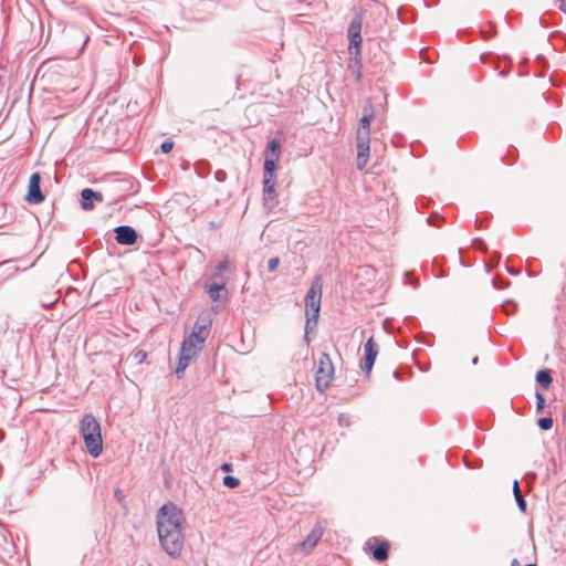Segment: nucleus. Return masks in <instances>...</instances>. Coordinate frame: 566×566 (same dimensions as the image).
Here are the masks:
<instances>
[{
	"mask_svg": "<svg viewBox=\"0 0 566 566\" xmlns=\"http://www.w3.org/2000/svg\"><path fill=\"white\" fill-rule=\"evenodd\" d=\"M184 512L172 502H167L157 512L156 526L163 549L172 558L181 555L185 546Z\"/></svg>",
	"mask_w": 566,
	"mask_h": 566,
	"instance_id": "1",
	"label": "nucleus"
},
{
	"mask_svg": "<svg viewBox=\"0 0 566 566\" xmlns=\"http://www.w3.org/2000/svg\"><path fill=\"white\" fill-rule=\"evenodd\" d=\"M80 433L84 440L87 452L97 458L103 451L101 424L95 416L85 413L80 421Z\"/></svg>",
	"mask_w": 566,
	"mask_h": 566,
	"instance_id": "2",
	"label": "nucleus"
},
{
	"mask_svg": "<svg viewBox=\"0 0 566 566\" xmlns=\"http://www.w3.org/2000/svg\"><path fill=\"white\" fill-rule=\"evenodd\" d=\"M322 290H323V280L321 275L314 277L310 290L305 296V315H306V326L310 325L311 322L314 324L317 323V318L321 310V301H322Z\"/></svg>",
	"mask_w": 566,
	"mask_h": 566,
	"instance_id": "3",
	"label": "nucleus"
},
{
	"mask_svg": "<svg viewBox=\"0 0 566 566\" xmlns=\"http://www.w3.org/2000/svg\"><path fill=\"white\" fill-rule=\"evenodd\" d=\"M334 366L328 354L322 353L318 359V368L315 375L316 388L321 392L328 388L333 380Z\"/></svg>",
	"mask_w": 566,
	"mask_h": 566,
	"instance_id": "4",
	"label": "nucleus"
},
{
	"mask_svg": "<svg viewBox=\"0 0 566 566\" xmlns=\"http://www.w3.org/2000/svg\"><path fill=\"white\" fill-rule=\"evenodd\" d=\"M326 524V520H318L306 538L298 544V549L305 554L311 553L321 541L325 532Z\"/></svg>",
	"mask_w": 566,
	"mask_h": 566,
	"instance_id": "5",
	"label": "nucleus"
},
{
	"mask_svg": "<svg viewBox=\"0 0 566 566\" xmlns=\"http://www.w3.org/2000/svg\"><path fill=\"white\" fill-rule=\"evenodd\" d=\"M356 148H357V169L364 170L370 153V136H367L366 132L359 136H356Z\"/></svg>",
	"mask_w": 566,
	"mask_h": 566,
	"instance_id": "6",
	"label": "nucleus"
},
{
	"mask_svg": "<svg viewBox=\"0 0 566 566\" xmlns=\"http://www.w3.org/2000/svg\"><path fill=\"white\" fill-rule=\"evenodd\" d=\"M25 200L31 205H39L44 201V195L41 190V175L33 172L29 179L28 193Z\"/></svg>",
	"mask_w": 566,
	"mask_h": 566,
	"instance_id": "7",
	"label": "nucleus"
},
{
	"mask_svg": "<svg viewBox=\"0 0 566 566\" xmlns=\"http://www.w3.org/2000/svg\"><path fill=\"white\" fill-rule=\"evenodd\" d=\"M364 354H365V357H364V360H363L360 367L365 371V374L368 375L373 369V366L375 364V360H376V357L378 354V345L374 340L373 337H369L367 339V342L365 343Z\"/></svg>",
	"mask_w": 566,
	"mask_h": 566,
	"instance_id": "8",
	"label": "nucleus"
},
{
	"mask_svg": "<svg viewBox=\"0 0 566 566\" xmlns=\"http://www.w3.org/2000/svg\"><path fill=\"white\" fill-rule=\"evenodd\" d=\"M114 231L117 243L123 245H133L138 239L136 230L130 226H118Z\"/></svg>",
	"mask_w": 566,
	"mask_h": 566,
	"instance_id": "9",
	"label": "nucleus"
},
{
	"mask_svg": "<svg viewBox=\"0 0 566 566\" xmlns=\"http://www.w3.org/2000/svg\"><path fill=\"white\" fill-rule=\"evenodd\" d=\"M360 30H361L360 18L353 19V21L350 22L349 28H348L349 50L355 48L356 54L359 53V46L361 43Z\"/></svg>",
	"mask_w": 566,
	"mask_h": 566,
	"instance_id": "10",
	"label": "nucleus"
},
{
	"mask_svg": "<svg viewBox=\"0 0 566 566\" xmlns=\"http://www.w3.org/2000/svg\"><path fill=\"white\" fill-rule=\"evenodd\" d=\"M363 112L364 114L359 120L357 135L360 136L363 132H366L367 136H370V123L374 118V106L370 99L364 106Z\"/></svg>",
	"mask_w": 566,
	"mask_h": 566,
	"instance_id": "11",
	"label": "nucleus"
},
{
	"mask_svg": "<svg viewBox=\"0 0 566 566\" xmlns=\"http://www.w3.org/2000/svg\"><path fill=\"white\" fill-rule=\"evenodd\" d=\"M81 207L83 210H92L94 208V201L102 202V192L94 191L91 188H85L81 191Z\"/></svg>",
	"mask_w": 566,
	"mask_h": 566,
	"instance_id": "12",
	"label": "nucleus"
},
{
	"mask_svg": "<svg viewBox=\"0 0 566 566\" xmlns=\"http://www.w3.org/2000/svg\"><path fill=\"white\" fill-rule=\"evenodd\" d=\"M209 324L210 323L206 322L200 323V319H198L193 326L192 333L189 336L193 337L198 344H203L209 335Z\"/></svg>",
	"mask_w": 566,
	"mask_h": 566,
	"instance_id": "13",
	"label": "nucleus"
},
{
	"mask_svg": "<svg viewBox=\"0 0 566 566\" xmlns=\"http://www.w3.org/2000/svg\"><path fill=\"white\" fill-rule=\"evenodd\" d=\"M275 178L263 177V200L265 203L276 199Z\"/></svg>",
	"mask_w": 566,
	"mask_h": 566,
	"instance_id": "14",
	"label": "nucleus"
},
{
	"mask_svg": "<svg viewBox=\"0 0 566 566\" xmlns=\"http://www.w3.org/2000/svg\"><path fill=\"white\" fill-rule=\"evenodd\" d=\"M226 280L213 281L212 283L206 284V292L209 294L212 301H218L220 298V291L226 289Z\"/></svg>",
	"mask_w": 566,
	"mask_h": 566,
	"instance_id": "15",
	"label": "nucleus"
},
{
	"mask_svg": "<svg viewBox=\"0 0 566 566\" xmlns=\"http://www.w3.org/2000/svg\"><path fill=\"white\" fill-rule=\"evenodd\" d=\"M279 161V158L276 155L273 157H265L264 165H263V177L269 178H275V170H276V164Z\"/></svg>",
	"mask_w": 566,
	"mask_h": 566,
	"instance_id": "16",
	"label": "nucleus"
},
{
	"mask_svg": "<svg viewBox=\"0 0 566 566\" xmlns=\"http://www.w3.org/2000/svg\"><path fill=\"white\" fill-rule=\"evenodd\" d=\"M389 543L381 542L380 544L373 547V556L378 562H384L388 558L389 554Z\"/></svg>",
	"mask_w": 566,
	"mask_h": 566,
	"instance_id": "17",
	"label": "nucleus"
},
{
	"mask_svg": "<svg viewBox=\"0 0 566 566\" xmlns=\"http://www.w3.org/2000/svg\"><path fill=\"white\" fill-rule=\"evenodd\" d=\"M513 493H514V497H515V501H516V504L518 506V509L521 510V512L525 513L526 512V507H527V503H526V500L524 497V495L522 494V491H521V488H520V483L517 480H515L513 482Z\"/></svg>",
	"mask_w": 566,
	"mask_h": 566,
	"instance_id": "18",
	"label": "nucleus"
},
{
	"mask_svg": "<svg viewBox=\"0 0 566 566\" xmlns=\"http://www.w3.org/2000/svg\"><path fill=\"white\" fill-rule=\"evenodd\" d=\"M536 381L543 389H548L552 385L553 377L549 369H542L536 374Z\"/></svg>",
	"mask_w": 566,
	"mask_h": 566,
	"instance_id": "19",
	"label": "nucleus"
},
{
	"mask_svg": "<svg viewBox=\"0 0 566 566\" xmlns=\"http://www.w3.org/2000/svg\"><path fill=\"white\" fill-rule=\"evenodd\" d=\"M229 269V265H228V262L227 261H221L217 264L212 275H211V280L212 281H220V280H224L223 279V272L227 271Z\"/></svg>",
	"mask_w": 566,
	"mask_h": 566,
	"instance_id": "20",
	"label": "nucleus"
},
{
	"mask_svg": "<svg viewBox=\"0 0 566 566\" xmlns=\"http://www.w3.org/2000/svg\"><path fill=\"white\" fill-rule=\"evenodd\" d=\"M266 150H268V155L266 156L274 158V155H276L277 158L280 159L281 145H280V142L277 139H271L268 143Z\"/></svg>",
	"mask_w": 566,
	"mask_h": 566,
	"instance_id": "21",
	"label": "nucleus"
},
{
	"mask_svg": "<svg viewBox=\"0 0 566 566\" xmlns=\"http://www.w3.org/2000/svg\"><path fill=\"white\" fill-rule=\"evenodd\" d=\"M191 360L192 359H190L188 357L179 355L178 365H177V368H176V371H175L176 376L178 378H181L184 376V373H185L186 368L189 366Z\"/></svg>",
	"mask_w": 566,
	"mask_h": 566,
	"instance_id": "22",
	"label": "nucleus"
},
{
	"mask_svg": "<svg viewBox=\"0 0 566 566\" xmlns=\"http://www.w3.org/2000/svg\"><path fill=\"white\" fill-rule=\"evenodd\" d=\"M181 345H185L186 347H188L190 349H196L197 353H199L202 349V346H203V344H201V343L198 344L196 342V339L193 337H190V336L185 338Z\"/></svg>",
	"mask_w": 566,
	"mask_h": 566,
	"instance_id": "23",
	"label": "nucleus"
},
{
	"mask_svg": "<svg viewBox=\"0 0 566 566\" xmlns=\"http://www.w3.org/2000/svg\"><path fill=\"white\" fill-rule=\"evenodd\" d=\"M130 357L133 358V360L136 363V364H142L145 361L146 357H147V353L143 349H135L132 354H130Z\"/></svg>",
	"mask_w": 566,
	"mask_h": 566,
	"instance_id": "24",
	"label": "nucleus"
},
{
	"mask_svg": "<svg viewBox=\"0 0 566 566\" xmlns=\"http://www.w3.org/2000/svg\"><path fill=\"white\" fill-rule=\"evenodd\" d=\"M537 424L542 430L547 431L553 427V419L551 417L539 418Z\"/></svg>",
	"mask_w": 566,
	"mask_h": 566,
	"instance_id": "25",
	"label": "nucleus"
},
{
	"mask_svg": "<svg viewBox=\"0 0 566 566\" xmlns=\"http://www.w3.org/2000/svg\"><path fill=\"white\" fill-rule=\"evenodd\" d=\"M223 484L230 489L237 488L240 484L239 479L232 475H226L223 478Z\"/></svg>",
	"mask_w": 566,
	"mask_h": 566,
	"instance_id": "26",
	"label": "nucleus"
},
{
	"mask_svg": "<svg viewBox=\"0 0 566 566\" xmlns=\"http://www.w3.org/2000/svg\"><path fill=\"white\" fill-rule=\"evenodd\" d=\"M180 355L193 359L198 355V353L196 352V349H190L185 345H181Z\"/></svg>",
	"mask_w": 566,
	"mask_h": 566,
	"instance_id": "27",
	"label": "nucleus"
},
{
	"mask_svg": "<svg viewBox=\"0 0 566 566\" xmlns=\"http://www.w3.org/2000/svg\"><path fill=\"white\" fill-rule=\"evenodd\" d=\"M535 397H536V410L541 411V410H543V408L545 406V397L539 391H536Z\"/></svg>",
	"mask_w": 566,
	"mask_h": 566,
	"instance_id": "28",
	"label": "nucleus"
},
{
	"mask_svg": "<svg viewBox=\"0 0 566 566\" xmlns=\"http://www.w3.org/2000/svg\"><path fill=\"white\" fill-rule=\"evenodd\" d=\"M114 497L122 506L125 505V495L122 489L117 488L114 490Z\"/></svg>",
	"mask_w": 566,
	"mask_h": 566,
	"instance_id": "29",
	"label": "nucleus"
},
{
	"mask_svg": "<svg viewBox=\"0 0 566 566\" xmlns=\"http://www.w3.org/2000/svg\"><path fill=\"white\" fill-rule=\"evenodd\" d=\"M279 264H280V259L277 256L271 258L268 261V270L270 272H273L277 269Z\"/></svg>",
	"mask_w": 566,
	"mask_h": 566,
	"instance_id": "30",
	"label": "nucleus"
},
{
	"mask_svg": "<svg viewBox=\"0 0 566 566\" xmlns=\"http://www.w3.org/2000/svg\"><path fill=\"white\" fill-rule=\"evenodd\" d=\"M174 147V143L171 140H165L160 145V149L164 154L169 153Z\"/></svg>",
	"mask_w": 566,
	"mask_h": 566,
	"instance_id": "31",
	"label": "nucleus"
},
{
	"mask_svg": "<svg viewBox=\"0 0 566 566\" xmlns=\"http://www.w3.org/2000/svg\"><path fill=\"white\" fill-rule=\"evenodd\" d=\"M227 177H228V175H227V172H226L224 170L219 169V170H217V171L214 172V179H216L218 182H223V181H226V180H227Z\"/></svg>",
	"mask_w": 566,
	"mask_h": 566,
	"instance_id": "32",
	"label": "nucleus"
},
{
	"mask_svg": "<svg viewBox=\"0 0 566 566\" xmlns=\"http://www.w3.org/2000/svg\"><path fill=\"white\" fill-rule=\"evenodd\" d=\"M502 310L507 314L511 315L515 310V304L513 302H505L502 305Z\"/></svg>",
	"mask_w": 566,
	"mask_h": 566,
	"instance_id": "33",
	"label": "nucleus"
},
{
	"mask_svg": "<svg viewBox=\"0 0 566 566\" xmlns=\"http://www.w3.org/2000/svg\"><path fill=\"white\" fill-rule=\"evenodd\" d=\"M473 245H474V248H476L483 252H486V250H488L485 243L481 239H475L473 241Z\"/></svg>",
	"mask_w": 566,
	"mask_h": 566,
	"instance_id": "34",
	"label": "nucleus"
},
{
	"mask_svg": "<svg viewBox=\"0 0 566 566\" xmlns=\"http://www.w3.org/2000/svg\"><path fill=\"white\" fill-rule=\"evenodd\" d=\"M492 283H493V286H494L495 289H504V287L507 285V284H506V283H504L502 280H496V279H494V280L492 281Z\"/></svg>",
	"mask_w": 566,
	"mask_h": 566,
	"instance_id": "35",
	"label": "nucleus"
},
{
	"mask_svg": "<svg viewBox=\"0 0 566 566\" xmlns=\"http://www.w3.org/2000/svg\"><path fill=\"white\" fill-rule=\"evenodd\" d=\"M436 219L442 220V218L439 216H430L428 219V222L432 226H438V223L436 222Z\"/></svg>",
	"mask_w": 566,
	"mask_h": 566,
	"instance_id": "36",
	"label": "nucleus"
},
{
	"mask_svg": "<svg viewBox=\"0 0 566 566\" xmlns=\"http://www.w3.org/2000/svg\"><path fill=\"white\" fill-rule=\"evenodd\" d=\"M231 465L228 463L222 464L221 469L226 472L230 471Z\"/></svg>",
	"mask_w": 566,
	"mask_h": 566,
	"instance_id": "37",
	"label": "nucleus"
},
{
	"mask_svg": "<svg viewBox=\"0 0 566 566\" xmlns=\"http://www.w3.org/2000/svg\"><path fill=\"white\" fill-rule=\"evenodd\" d=\"M559 9L566 13V2H563L560 6H559Z\"/></svg>",
	"mask_w": 566,
	"mask_h": 566,
	"instance_id": "38",
	"label": "nucleus"
},
{
	"mask_svg": "<svg viewBox=\"0 0 566 566\" xmlns=\"http://www.w3.org/2000/svg\"><path fill=\"white\" fill-rule=\"evenodd\" d=\"M392 376H394L396 379L400 380L399 373H398L397 370L392 373Z\"/></svg>",
	"mask_w": 566,
	"mask_h": 566,
	"instance_id": "39",
	"label": "nucleus"
},
{
	"mask_svg": "<svg viewBox=\"0 0 566 566\" xmlns=\"http://www.w3.org/2000/svg\"><path fill=\"white\" fill-rule=\"evenodd\" d=\"M478 360H479V358H478V357H474V358L472 359V364H473V365H476V364H478Z\"/></svg>",
	"mask_w": 566,
	"mask_h": 566,
	"instance_id": "40",
	"label": "nucleus"
},
{
	"mask_svg": "<svg viewBox=\"0 0 566 566\" xmlns=\"http://www.w3.org/2000/svg\"><path fill=\"white\" fill-rule=\"evenodd\" d=\"M54 303H55V301H54V302H52V303H50L49 305H46V304H42V306H43V307H50V306H52Z\"/></svg>",
	"mask_w": 566,
	"mask_h": 566,
	"instance_id": "41",
	"label": "nucleus"
},
{
	"mask_svg": "<svg viewBox=\"0 0 566 566\" xmlns=\"http://www.w3.org/2000/svg\"><path fill=\"white\" fill-rule=\"evenodd\" d=\"M509 272H510L511 274H517V273H518L517 271H514V270H509Z\"/></svg>",
	"mask_w": 566,
	"mask_h": 566,
	"instance_id": "42",
	"label": "nucleus"
},
{
	"mask_svg": "<svg viewBox=\"0 0 566 566\" xmlns=\"http://www.w3.org/2000/svg\"><path fill=\"white\" fill-rule=\"evenodd\" d=\"M356 78H357V81H359V80H360V72H359V71L357 72V76H356Z\"/></svg>",
	"mask_w": 566,
	"mask_h": 566,
	"instance_id": "43",
	"label": "nucleus"
},
{
	"mask_svg": "<svg viewBox=\"0 0 566 566\" xmlns=\"http://www.w3.org/2000/svg\"><path fill=\"white\" fill-rule=\"evenodd\" d=\"M343 418H344V416H343V415H340V416H339V418H338V420H339V422H340V423H342Z\"/></svg>",
	"mask_w": 566,
	"mask_h": 566,
	"instance_id": "44",
	"label": "nucleus"
},
{
	"mask_svg": "<svg viewBox=\"0 0 566 566\" xmlns=\"http://www.w3.org/2000/svg\"><path fill=\"white\" fill-rule=\"evenodd\" d=\"M2 436H3L2 432H0V442L2 441Z\"/></svg>",
	"mask_w": 566,
	"mask_h": 566,
	"instance_id": "45",
	"label": "nucleus"
},
{
	"mask_svg": "<svg viewBox=\"0 0 566 566\" xmlns=\"http://www.w3.org/2000/svg\"><path fill=\"white\" fill-rule=\"evenodd\" d=\"M558 1L560 2V4H562L563 2H566V0H558Z\"/></svg>",
	"mask_w": 566,
	"mask_h": 566,
	"instance_id": "46",
	"label": "nucleus"
}]
</instances>
